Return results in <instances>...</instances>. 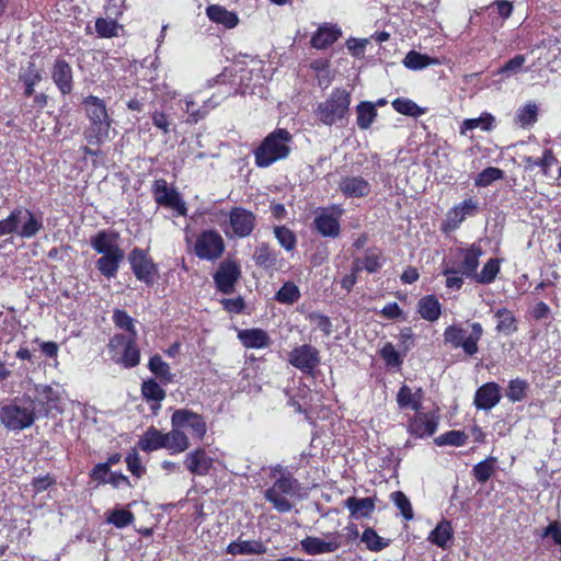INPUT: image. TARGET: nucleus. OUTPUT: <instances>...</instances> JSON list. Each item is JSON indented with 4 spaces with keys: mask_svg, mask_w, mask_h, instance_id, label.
Here are the masks:
<instances>
[{
    "mask_svg": "<svg viewBox=\"0 0 561 561\" xmlns=\"http://www.w3.org/2000/svg\"><path fill=\"white\" fill-rule=\"evenodd\" d=\"M35 399L25 393L0 408V421L10 431L31 427L36 420Z\"/></svg>",
    "mask_w": 561,
    "mask_h": 561,
    "instance_id": "1",
    "label": "nucleus"
},
{
    "mask_svg": "<svg viewBox=\"0 0 561 561\" xmlns=\"http://www.w3.org/2000/svg\"><path fill=\"white\" fill-rule=\"evenodd\" d=\"M291 140L293 136L287 129L278 128L272 131L254 151L255 164L267 168L278 160L286 159L290 153Z\"/></svg>",
    "mask_w": 561,
    "mask_h": 561,
    "instance_id": "2",
    "label": "nucleus"
},
{
    "mask_svg": "<svg viewBox=\"0 0 561 561\" xmlns=\"http://www.w3.org/2000/svg\"><path fill=\"white\" fill-rule=\"evenodd\" d=\"M84 110L90 119L91 127L85 137L90 144H102L110 139L111 118L103 100L89 95L83 100Z\"/></svg>",
    "mask_w": 561,
    "mask_h": 561,
    "instance_id": "3",
    "label": "nucleus"
},
{
    "mask_svg": "<svg viewBox=\"0 0 561 561\" xmlns=\"http://www.w3.org/2000/svg\"><path fill=\"white\" fill-rule=\"evenodd\" d=\"M350 104V92L345 89L336 88L325 101L317 105L314 113L322 124L332 126L346 116Z\"/></svg>",
    "mask_w": 561,
    "mask_h": 561,
    "instance_id": "4",
    "label": "nucleus"
},
{
    "mask_svg": "<svg viewBox=\"0 0 561 561\" xmlns=\"http://www.w3.org/2000/svg\"><path fill=\"white\" fill-rule=\"evenodd\" d=\"M137 336L115 334L107 345L112 360L125 368L136 367L140 363V350L136 343Z\"/></svg>",
    "mask_w": 561,
    "mask_h": 561,
    "instance_id": "5",
    "label": "nucleus"
},
{
    "mask_svg": "<svg viewBox=\"0 0 561 561\" xmlns=\"http://www.w3.org/2000/svg\"><path fill=\"white\" fill-rule=\"evenodd\" d=\"M471 332L457 325H449L444 331V342L454 348L461 347L466 355L473 356L478 353V342L483 335L482 325L478 322L472 323Z\"/></svg>",
    "mask_w": 561,
    "mask_h": 561,
    "instance_id": "6",
    "label": "nucleus"
},
{
    "mask_svg": "<svg viewBox=\"0 0 561 561\" xmlns=\"http://www.w3.org/2000/svg\"><path fill=\"white\" fill-rule=\"evenodd\" d=\"M344 209L336 204L318 208L314 213V229L325 238H337L341 233L340 220Z\"/></svg>",
    "mask_w": 561,
    "mask_h": 561,
    "instance_id": "7",
    "label": "nucleus"
},
{
    "mask_svg": "<svg viewBox=\"0 0 561 561\" xmlns=\"http://www.w3.org/2000/svg\"><path fill=\"white\" fill-rule=\"evenodd\" d=\"M171 426L188 430L192 437L198 440H203L207 432L204 416L190 409L175 410L171 416Z\"/></svg>",
    "mask_w": 561,
    "mask_h": 561,
    "instance_id": "8",
    "label": "nucleus"
},
{
    "mask_svg": "<svg viewBox=\"0 0 561 561\" xmlns=\"http://www.w3.org/2000/svg\"><path fill=\"white\" fill-rule=\"evenodd\" d=\"M152 194L158 205L171 208L180 216H186L187 207L185 202L175 188L169 187L164 179H159L153 182Z\"/></svg>",
    "mask_w": 561,
    "mask_h": 561,
    "instance_id": "9",
    "label": "nucleus"
},
{
    "mask_svg": "<svg viewBox=\"0 0 561 561\" xmlns=\"http://www.w3.org/2000/svg\"><path fill=\"white\" fill-rule=\"evenodd\" d=\"M225 250L222 237L215 230H205L196 239L194 252L202 260L215 261Z\"/></svg>",
    "mask_w": 561,
    "mask_h": 561,
    "instance_id": "10",
    "label": "nucleus"
},
{
    "mask_svg": "<svg viewBox=\"0 0 561 561\" xmlns=\"http://www.w3.org/2000/svg\"><path fill=\"white\" fill-rule=\"evenodd\" d=\"M337 533H329L324 538L307 536L300 540L301 550L308 556L333 553L342 546Z\"/></svg>",
    "mask_w": 561,
    "mask_h": 561,
    "instance_id": "11",
    "label": "nucleus"
},
{
    "mask_svg": "<svg viewBox=\"0 0 561 561\" xmlns=\"http://www.w3.org/2000/svg\"><path fill=\"white\" fill-rule=\"evenodd\" d=\"M130 267L137 279L152 284L157 268L147 252L140 248H134L128 256Z\"/></svg>",
    "mask_w": 561,
    "mask_h": 561,
    "instance_id": "12",
    "label": "nucleus"
},
{
    "mask_svg": "<svg viewBox=\"0 0 561 561\" xmlns=\"http://www.w3.org/2000/svg\"><path fill=\"white\" fill-rule=\"evenodd\" d=\"M288 362L302 373L311 374L320 364L319 351L310 344L300 345L289 353Z\"/></svg>",
    "mask_w": 561,
    "mask_h": 561,
    "instance_id": "13",
    "label": "nucleus"
},
{
    "mask_svg": "<svg viewBox=\"0 0 561 561\" xmlns=\"http://www.w3.org/2000/svg\"><path fill=\"white\" fill-rule=\"evenodd\" d=\"M13 220L15 233L21 238H32L43 228L42 219L24 207H16L13 210Z\"/></svg>",
    "mask_w": 561,
    "mask_h": 561,
    "instance_id": "14",
    "label": "nucleus"
},
{
    "mask_svg": "<svg viewBox=\"0 0 561 561\" xmlns=\"http://www.w3.org/2000/svg\"><path fill=\"white\" fill-rule=\"evenodd\" d=\"M477 213L478 203L473 198H467L447 213L443 228L445 231H454L460 227L467 217H472Z\"/></svg>",
    "mask_w": 561,
    "mask_h": 561,
    "instance_id": "15",
    "label": "nucleus"
},
{
    "mask_svg": "<svg viewBox=\"0 0 561 561\" xmlns=\"http://www.w3.org/2000/svg\"><path fill=\"white\" fill-rule=\"evenodd\" d=\"M255 216L252 211L234 207L229 213V226L232 233L239 238L250 236L255 227Z\"/></svg>",
    "mask_w": 561,
    "mask_h": 561,
    "instance_id": "16",
    "label": "nucleus"
},
{
    "mask_svg": "<svg viewBox=\"0 0 561 561\" xmlns=\"http://www.w3.org/2000/svg\"><path fill=\"white\" fill-rule=\"evenodd\" d=\"M241 275L240 267L234 262H222L214 275L218 289L226 294L234 291V285Z\"/></svg>",
    "mask_w": 561,
    "mask_h": 561,
    "instance_id": "17",
    "label": "nucleus"
},
{
    "mask_svg": "<svg viewBox=\"0 0 561 561\" xmlns=\"http://www.w3.org/2000/svg\"><path fill=\"white\" fill-rule=\"evenodd\" d=\"M438 427V416L433 413H417L411 419L408 430L415 437L432 436Z\"/></svg>",
    "mask_w": 561,
    "mask_h": 561,
    "instance_id": "18",
    "label": "nucleus"
},
{
    "mask_svg": "<svg viewBox=\"0 0 561 561\" xmlns=\"http://www.w3.org/2000/svg\"><path fill=\"white\" fill-rule=\"evenodd\" d=\"M501 388L496 382L482 385L474 394V405L479 410H491L501 400Z\"/></svg>",
    "mask_w": 561,
    "mask_h": 561,
    "instance_id": "19",
    "label": "nucleus"
},
{
    "mask_svg": "<svg viewBox=\"0 0 561 561\" xmlns=\"http://www.w3.org/2000/svg\"><path fill=\"white\" fill-rule=\"evenodd\" d=\"M184 465L192 474L206 476L213 466V458L203 448H197L185 455Z\"/></svg>",
    "mask_w": 561,
    "mask_h": 561,
    "instance_id": "20",
    "label": "nucleus"
},
{
    "mask_svg": "<svg viewBox=\"0 0 561 561\" xmlns=\"http://www.w3.org/2000/svg\"><path fill=\"white\" fill-rule=\"evenodd\" d=\"M339 190L346 197H365L370 193V184L359 175L344 176L339 182Z\"/></svg>",
    "mask_w": 561,
    "mask_h": 561,
    "instance_id": "21",
    "label": "nucleus"
},
{
    "mask_svg": "<svg viewBox=\"0 0 561 561\" xmlns=\"http://www.w3.org/2000/svg\"><path fill=\"white\" fill-rule=\"evenodd\" d=\"M458 253L462 257L459 265L460 274L473 278L479 266V259L483 254L482 248L478 244H471L469 248H460Z\"/></svg>",
    "mask_w": 561,
    "mask_h": 561,
    "instance_id": "22",
    "label": "nucleus"
},
{
    "mask_svg": "<svg viewBox=\"0 0 561 561\" xmlns=\"http://www.w3.org/2000/svg\"><path fill=\"white\" fill-rule=\"evenodd\" d=\"M51 77L62 94H69L72 91V69L66 60L55 61Z\"/></svg>",
    "mask_w": 561,
    "mask_h": 561,
    "instance_id": "23",
    "label": "nucleus"
},
{
    "mask_svg": "<svg viewBox=\"0 0 561 561\" xmlns=\"http://www.w3.org/2000/svg\"><path fill=\"white\" fill-rule=\"evenodd\" d=\"M117 239L118 233L101 230L91 238V247L100 254L122 252Z\"/></svg>",
    "mask_w": 561,
    "mask_h": 561,
    "instance_id": "24",
    "label": "nucleus"
},
{
    "mask_svg": "<svg viewBox=\"0 0 561 561\" xmlns=\"http://www.w3.org/2000/svg\"><path fill=\"white\" fill-rule=\"evenodd\" d=\"M35 396L32 399H35V411L44 414H47L49 410L53 408L54 403L59 400L58 393L47 385H35L34 386Z\"/></svg>",
    "mask_w": 561,
    "mask_h": 561,
    "instance_id": "25",
    "label": "nucleus"
},
{
    "mask_svg": "<svg viewBox=\"0 0 561 561\" xmlns=\"http://www.w3.org/2000/svg\"><path fill=\"white\" fill-rule=\"evenodd\" d=\"M165 449L171 455L181 454L191 446L190 437L180 427L171 426V431L165 433Z\"/></svg>",
    "mask_w": 561,
    "mask_h": 561,
    "instance_id": "26",
    "label": "nucleus"
},
{
    "mask_svg": "<svg viewBox=\"0 0 561 561\" xmlns=\"http://www.w3.org/2000/svg\"><path fill=\"white\" fill-rule=\"evenodd\" d=\"M341 36V30L332 24L321 25L311 38L312 47L324 49L332 45Z\"/></svg>",
    "mask_w": 561,
    "mask_h": 561,
    "instance_id": "27",
    "label": "nucleus"
},
{
    "mask_svg": "<svg viewBox=\"0 0 561 561\" xmlns=\"http://www.w3.org/2000/svg\"><path fill=\"white\" fill-rule=\"evenodd\" d=\"M238 337L247 348L267 347L271 343L270 336L262 329L242 330L238 333Z\"/></svg>",
    "mask_w": 561,
    "mask_h": 561,
    "instance_id": "28",
    "label": "nucleus"
},
{
    "mask_svg": "<svg viewBox=\"0 0 561 561\" xmlns=\"http://www.w3.org/2000/svg\"><path fill=\"white\" fill-rule=\"evenodd\" d=\"M345 507L348 508L351 516L354 518L369 517L375 511V499L364 497L357 499L351 496L345 500Z\"/></svg>",
    "mask_w": 561,
    "mask_h": 561,
    "instance_id": "29",
    "label": "nucleus"
},
{
    "mask_svg": "<svg viewBox=\"0 0 561 561\" xmlns=\"http://www.w3.org/2000/svg\"><path fill=\"white\" fill-rule=\"evenodd\" d=\"M124 260V251L102 254L96 261V267L100 273L106 278H113L116 276L119 264Z\"/></svg>",
    "mask_w": 561,
    "mask_h": 561,
    "instance_id": "30",
    "label": "nucleus"
},
{
    "mask_svg": "<svg viewBox=\"0 0 561 561\" xmlns=\"http://www.w3.org/2000/svg\"><path fill=\"white\" fill-rule=\"evenodd\" d=\"M206 14L210 21L222 24L228 28H233L239 23L237 13L228 11L221 5L213 4L206 9Z\"/></svg>",
    "mask_w": 561,
    "mask_h": 561,
    "instance_id": "31",
    "label": "nucleus"
},
{
    "mask_svg": "<svg viewBox=\"0 0 561 561\" xmlns=\"http://www.w3.org/2000/svg\"><path fill=\"white\" fill-rule=\"evenodd\" d=\"M165 433L157 430L156 427H149L138 440V446L144 451H153L161 448H165Z\"/></svg>",
    "mask_w": 561,
    "mask_h": 561,
    "instance_id": "32",
    "label": "nucleus"
},
{
    "mask_svg": "<svg viewBox=\"0 0 561 561\" xmlns=\"http://www.w3.org/2000/svg\"><path fill=\"white\" fill-rule=\"evenodd\" d=\"M266 547L257 540H238L232 541L227 547V553L237 554H262Z\"/></svg>",
    "mask_w": 561,
    "mask_h": 561,
    "instance_id": "33",
    "label": "nucleus"
},
{
    "mask_svg": "<svg viewBox=\"0 0 561 561\" xmlns=\"http://www.w3.org/2000/svg\"><path fill=\"white\" fill-rule=\"evenodd\" d=\"M423 391L417 389L415 392L408 386H402L397 394V402L401 408H411L414 411H420L422 407Z\"/></svg>",
    "mask_w": 561,
    "mask_h": 561,
    "instance_id": "34",
    "label": "nucleus"
},
{
    "mask_svg": "<svg viewBox=\"0 0 561 561\" xmlns=\"http://www.w3.org/2000/svg\"><path fill=\"white\" fill-rule=\"evenodd\" d=\"M256 264L263 268H277L278 252L273 250L268 244H260L254 252Z\"/></svg>",
    "mask_w": 561,
    "mask_h": 561,
    "instance_id": "35",
    "label": "nucleus"
},
{
    "mask_svg": "<svg viewBox=\"0 0 561 561\" xmlns=\"http://www.w3.org/2000/svg\"><path fill=\"white\" fill-rule=\"evenodd\" d=\"M148 368L164 383L172 382L174 379V374H172L170 365L158 354L150 357Z\"/></svg>",
    "mask_w": 561,
    "mask_h": 561,
    "instance_id": "36",
    "label": "nucleus"
},
{
    "mask_svg": "<svg viewBox=\"0 0 561 561\" xmlns=\"http://www.w3.org/2000/svg\"><path fill=\"white\" fill-rule=\"evenodd\" d=\"M417 307L421 317L427 321H436L440 316V304L433 295L420 299Z\"/></svg>",
    "mask_w": 561,
    "mask_h": 561,
    "instance_id": "37",
    "label": "nucleus"
},
{
    "mask_svg": "<svg viewBox=\"0 0 561 561\" xmlns=\"http://www.w3.org/2000/svg\"><path fill=\"white\" fill-rule=\"evenodd\" d=\"M357 126L360 129H368L377 117V110L375 104L368 101H363L356 106Z\"/></svg>",
    "mask_w": 561,
    "mask_h": 561,
    "instance_id": "38",
    "label": "nucleus"
},
{
    "mask_svg": "<svg viewBox=\"0 0 561 561\" xmlns=\"http://www.w3.org/2000/svg\"><path fill=\"white\" fill-rule=\"evenodd\" d=\"M453 534L450 522L442 520L437 524L435 529L431 531L428 540L440 548H445L447 542L453 538Z\"/></svg>",
    "mask_w": 561,
    "mask_h": 561,
    "instance_id": "39",
    "label": "nucleus"
},
{
    "mask_svg": "<svg viewBox=\"0 0 561 561\" xmlns=\"http://www.w3.org/2000/svg\"><path fill=\"white\" fill-rule=\"evenodd\" d=\"M538 106L535 103H527L516 112L515 122L523 128L530 127L537 122Z\"/></svg>",
    "mask_w": 561,
    "mask_h": 561,
    "instance_id": "40",
    "label": "nucleus"
},
{
    "mask_svg": "<svg viewBox=\"0 0 561 561\" xmlns=\"http://www.w3.org/2000/svg\"><path fill=\"white\" fill-rule=\"evenodd\" d=\"M495 317L497 318L496 330L500 333L508 335L517 330L516 319L510 310L499 309Z\"/></svg>",
    "mask_w": 561,
    "mask_h": 561,
    "instance_id": "41",
    "label": "nucleus"
},
{
    "mask_svg": "<svg viewBox=\"0 0 561 561\" xmlns=\"http://www.w3.org/2000/svg\"><path fill=\"white\" fill-rule=\"evenodd\" d=\"M300 298V290L293 282H286L276 293L275 299L285 305H293Z\"/></svg>",
    "mask_w": 561,
    "mask_h": 561,
    "instance_id": "42",
    "label": "nucleus"
},
{
    "mask_svg": "<svg viewBox=\"0 0 561 561\" xmlns=\"http://www.w3.org/2000/svg\"><path fill=\"white\" fill-rule=\"evenodd\" d=\"M500 272V262L497 259H490L480 273L476 272V275L472 279L480 284H490L492 283L496 275Z\"/></svg>",
    "mask_w": 561,
    "mask_h": 561,
    "instance_id": "43",
    "label": "nucleus"
},
{
    "mask_svg": "<svg viewBox=\"0 0 561 561\" xmlns=\"http://www.w3.org/2000/svg\"><path fill=\"white\" fill-rule=\"evenodd\" d=\"M392 107L407 116L419 117L424 114V110L410 99L398 98L392 102Z\"/></svg>",
    "mask_w": 561,
    "mask_h": 561,
    "instance_id": "44",
    "label": "nucleus"
},
{
    "mask_svg": "<svg viewBox=\"0 0 561 561\" xmlns=\"http://www.w3.org/2000/svg\"><path fill=\"white\" fill-rule=\"evenodd\" d=\"M385 263V257L378 249H367L363 257L364 270L368 273H376Z\"/></svg>",
    "mask_w": 561,
    "mask_h": 561,
    "instance_id": "45",
    "label": "nucleus"
},
{
    "mask_svg": "<svg viewBox=\"0 0 561 561\" xmlns=\"http://www.w3.org/2000/svg\"><path fill=\"white\" fill-rule=\"evenodd\" d=\"M113 322L118 329L126 331L125 335H138L135 320L126 311L116 309L113 313Z\"/></svg>",
    "mask_w": 561,
    "mask_h": 561,
    "instance_id": "46",
    "label": "nucleus"
},
{
    "mask_svg": "<svg viewBox=\"0 0 561 561\" xmlns=\"http://www.w3.org/2000/svg\"><path fill=\"white\" fill-rule=\"evenodd\" d=\"M141 393L147 401L161 402L165 398V391L153 379L144 381L141 385Z\"/></svg>",
    "mask_w": 561,
    "mask_h": 561,
    "instance_id": "47",
    "label": "nucleus"
},
{
    "mask_svg": "<svg viewBox=\"0 0 561 561\" xmlns=\"http://www.w3.org/2000/svg\"><path fill=\"white\" fill-rule=\"evenodd\" d=\"M494 117L486 113L481 115L478 118L466 119L461 127V134H465L467 130H472L476 128H480L481 130H491L493 127Z\"/></svg>",
    "mask_w": 561,
    "mask_h": 561,
    "instance_id": "48",
    "label": "nucleus"
},
{
    "mask_svg": "<svg viewBox=\"0 0 561 561\" xmlns=\"http://www.w3.org/2000/svg\"><path fill=\"white\" fill-rule=\"evenodd\" d=\"M495 458L489 457L473 467V476L477 481L484 483L491 478L495 470Z\"/></svg>",
    "mask_w": 561,
    "mask_h": 561,
    "instance_id": "49",
    "label": "nucleus"
},
{
    "mask_svg": "<svg viewBox=\"0 0 561 561\" xmlns=\"http://www.w3.org/2000/svg\"><path fill=\"white\" fill-rule=\"evenodd\" d=\"M528 390L527 381L516 378L510 381L506 397L512 402H518L526 398Z\"/></svg>",
    "mask_w": 561,
    "mask_h": 561,
    "instance_id": "50",
    "label": "nucleus"
},
{
    "mask_svg": "<svg viewBox=\"0 0 561 561\" xmlns=\"http://www.w3.org/2000/svg\"><path fill=\"white\" fill-rule=\"evenodd\" d=\"M274 234L278 243L286 250L293 251L296 248L297 239L295 233L285 226L274 228Z\"/></svg>",
    "mask_w": 561,
    "mask_h": 561,
    "instance_id": "51",
    "label": "nucleus"
},
{
    "mask_svg": "<svg viewBox=\"0 0 561 561\" xmlns=\"http://www.w3.org/2000/svg\"><path fill=\"white\" fill-rule=\"evenodd\" d=\"M106 520L117 528H125L135 520V516L130 511L116 508L108 514Z\"/></svg>",
    "mask_w": 561,
    "mask_h": 561,
    "instance_id": "52",
    "label": "nucleus"
},
{
    "mask_svg": "<svg viewBox=\"0 0 561 561\" xmlns=\"http://www.w3.org/2000/svg\"><path fill=\"white\" fill-rule=\"evenodd\" d=\"M392 502L397 506V508L400 511L401 515L404 519L411 520L413 519V510L410 500L407 497V495L401 491L392 492L390 495Z\"/></svg>",
    "mask_w": 561,
    "mask_h": 561,
    "instance_id": "53",
    "label": "nucleus"
},
{
    "mask_svg": "<svg viewBox=\"0 0 561 561\" xmlns=\"http://www.w3.org/2000/svg\"><path fill=\"white\" fill-rule=\"evenodd\" d=\"M297 481L290 474H280V477L268 489L285 495H294Z\"/></svg>",
    "mask_w": 561,
    "mask_h": 561,
    "instance_id": "54",
    "label": "nucleus"
},
{
    "mask_svg": "<svg viewBox=\"0 0 561 561\" xmlns=\"http://www.w3.org/2000/svg\"><path fill=\"white\" fill-rule=\"evenodd\" d=\"M526 62V57L524 55H516L507 62H505L499 70L497 75H503L505 78H510L518 72H520L524 64Z\"/></svg>",
    "mask_w": 561,
    "mask_h": 561,
    "instance_id": "55",
    "label": "nucleus"
},
{
    "mask_svg": "<svg viewBox=\"0 0 561 561\" xmlns=\"http://www.w3.org/2000/svg\"><path fill=\"white\" fill-rule=\"evenodd\" d=\"M403 64L409 69L417 70L431 65L432 61L428 56L411 50L405 55Z\"/></svg>",
    "mask_w": 561,
    "mask_h": 561,
    "instance_id": "56",
    "label": "nucleus"
},
{
    "mask_svg": "<svg viewBox=\"0 0 561 561\" xmlns=\"http://www.w3.org/2000/svg\"><path fill=\"white\" fill-rule=\"evenodd\" d=\"M119 25L114 20H106L100 18L95 21V31L101 37H114L117 36Z\"/></svg>",
    "mask_w": 561,
    "mask_h": 561,
    "instance_id": "57",
    "label": "nucleus"
},
{
    "mask_svg": "<svg viewBox=\"0 0 561 561\" xmlns=\"http://www.w3.org/2000/svg\"><path fill=\"white\" fill-rule=\"evenodd\" d=\"M467 440V436L460 431H450L435 438L438 446H462Z\"/></svg>",
    "mask_w": 561,
    "mask_h": 561,
    "instance_id": "58",
    "label": "nucleus"
},
{
    "mask_svg": "<svg viewBox=\"0 0 561 561\" xmlns=\"http://www.w3.org/2000/svg\"><path fill=\"white\" fill-rule=\"evenodd\" d=\"M362 541L366 545L367 549L371 551H380L387 546L383 539L373 528H366L364 530Z\"/></svg>",
    "mask_w": 561,
    "mask_h": 561,
    "instance_id": "59",
    "label": "nucleus"
},
{
    "mask_svg": "<svg viewBox=\"0 0 561 561\" xmlns=\"http://www.w3.org/2000/svg\"><path fill=\"white\" fill-rule=\"evenodd\" d=\"M287 495L275 491H265V499L280 513H287L293 508L291 503L286 499Z\"/></svg>",
    "mask_w": 561,
    "mask_h": 561,
    "instance_id": "60",
    "label": "nucleus"
},
{
    "mask_svg": "<svg viewBox=\"0 0 561 561\" xmlns=\"http://www.w3.org/2000/svg\"><path fill=\"white\" fill-rule=\"evenodd\" d=\"M380 356L385 360L387 366L390 367H400L402 364V358L399 352L394 348L391 343H386L380 350Z\"/></svg>",
    "mask_w": 561,
    "mask_h": 561,
    "instance_id": "61",
    "label": "nucleus"
},
{
    "mask_svg": "<svg viewBox=\"0 0 561 561\" xmlns=\"http://www.w3.org/2000/svg\"><path fill=\"white\" fill-rule=\"evenodd\" d=\"M502 176H503L502 170H500L497 168L489 167V168L484 169L481 173H479L474 183L477 186L484 187V186L490 185L492 182L501 179Z\"/></svg>",
    "mask_w": 561,
    "mask_h": 561,
    "instance_id": "62",
    "label": "nucleus"
},
{
    "mask_svg": "<svg viewBox=\"0 0 561 561\" xmlns=\"http://www.w3.org/2000/svg\"><path fill=\"white\" fill-rule=\"evenodd\" d=\"M20 79L25 85H36L42 80V75L33 62H28L26 68L21 69Z\"/></svg>",
    "mask_w": 561,
    "mask_h": 561,
    "instance_id": "63",
    "label": "nucleus"
},
{
    "mask_svg": "<svg viewBox=\"0 0 561 561\" xmlns=\"http://www.w3.org/2000/svg\"><path fill=\"white\" fill-rule=\"evenodd\" d=\"M125 460L127 463V468L133 476L140 478L145 473L146 469L141 465L140 457L135 449L127 454Z\"/></svg>",
    "mask_w": 561,
    "mask_h": 561,
    "instance_id": "64",
    "label": "nucleus"
}]
</instances>
